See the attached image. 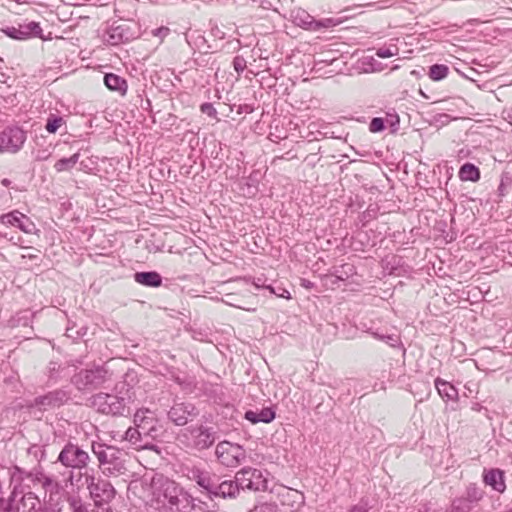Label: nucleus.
Returning a JSON list of instances; mask_svg holds the SVG:
<instances>
[{
	"label": "nucleus",
	"mask_w": 512,
	"mask_h": 512,
	"mask_svg": "<svg viewBox=\"0 0 512 512\" xmlns=\"http://www.w3.org/2000/svg\"><path fill=\"white\" fill-rule=\"evenodd\" d=\"M11 493L3 508V512H35L40 505L39 497L31 491V487L25 480L40 483L42 488L51 495L58 493L59 483L39 469L26 471L19 466L9 469Z\"/></svg>",
	"instance_id": "nucleus-1"
},
{
	"label": "nucleus",
	"mask_w": 512,
	"mask_h": 512,
	"mask_svg": "<svg viewBox=\"0 0 512 512\" xmlns=\"http://www.w3.org/2000/svg\"><path fill=\"white\" fill-rule=\"evenodd\" d=\"M155 507L159 512H191L194 498L179 484L170 479L162 480L153 492Z\"/></svg>",
	"instance_id": "nucleus-2"
},
{
	"label": "nucleus",
	"mask_w": 512,
	"mask_h": 512,
	"mask_svg": "<svg viewBox=\"0 0 512 512\" xmlns=\"http://www.w3.org/2000/svg\"><path fill=\"white\" fill-rule=\"evenodd\" d=\"M134 392L126 383H119L112 393H97L90 398L91 406L97 412L111 416H126L134 400Z\"/></svg>",
	"instance_id": "nucleus-3"
},
{
	"label": "nucleus",
	"mask_w": 512,
	"mask_h": 512,
	"mask_svg": "<svg viewBox=\"0 0 512 512\" xmlns=\"http://www.w3.org/2000/svg\"><path fill=\"white\" fill-rule=\"evenodd\" d=\"M179 439L186 447L202 451L215 443L217 432L213 427L204 424L190 425L181 431Z\"/></svg>",
	"instance_id": "nucleus-4"
},
{
	"label": "nucleus",
	"mask_w": 512,
	"mask_h": 512,
	"mask_svg": "<svg viewBox=\"0 0 512 512\" xmlns=\"http://www.w3.org/2000/svg\"><path fill=\"white\" fill-rule=\"evenodd\" d=\"M91 450L98 460L99 467L109 474L125 470L124 452L119 448L99 442H92Z\"/></svg>",
	"instance_id": "nucleus-5"
},
{
	"label": "nucleus",
	"mask_w": 512,
	"mask_h": 512,
	"mask_svg": "<svg viewBox=\"0 0 512 512\" xmlns=\"http://www.w3.org/2000/svg\"><path fill=\"white\" fill-rule=\"evenodd\" d=\"M84 479V484L89 490V494L96 506H101L104 503L111 502L116 494L113 485L106 479L95 476L94 472L91 473L87 470L80 473L79 479Z\"/></svg>",
	"instance_id": "nucleus-6"
},
{
	"label": "nucleus",
	"mask_w": 512,
	"mask_h": 512,
	"mask_svg": "<svg viewBox=\"0 0 512 512\" xmlns=\"http://www.w3.org/2000/svg\"><path fill=\"white\" fill-rule=\"evenodd\" d=\"M108 371L103 366L81 369L71 377V383L80 392H90L107 381Z\"/></svg>",
	"instance_id": "nucleus-7"
},
{
	"label": "nucleus",
	"mask_w": 512,
	"mask_h": 512,
	"mask_svg": "<svg viewBox=\"0 0 512 512\" xmlns=\"http://www.w3.org/2000/svg\"><path fill=\"white\" fill-rule=\"evenodd\" d=\"M91 458L89 453L80 445L68 441L60 451L57 462L65 468L81 471L88 467Z\"/></svg>",
	"instance_id": "nucleus-8"
},
{
	"label": "nucleus",
	"mask_w": 512,
	"mask_h": 512,
	"mask_svg": "<svg viewBox=\"0 0 512 512\" xmlns=\"http://www.w3.org/2000/svg\"><path fill=\"white\" fill-rule=\"evenodd\" d=\"M235 479L239 485L240 491H266L268 480L265 473L257 468L244 467L236 472Z\"/></svg>",
	"instance_id": "nucleus-9"
},
{
	"label": "nucleus",
	"mask_w": 512,
	"mask_h": 512,
	"mask_svg": "<svg viewBox=\"0 0 512 512\" xmlns=\"http://www.w3.org/2000/svg\"><path fill=\"white\" fill-rule=\"evenodd\" d=\"M133 422L145 438L155 440L164 433L163 426L160 425L155 413L148 408L137 410Z\"/></svg>",
	"instance_id": "nucleus-10"
},
{
	"label": "nucleus",
	"mask_w": 512,
	"mask_h": 512,
	"mask_svg": "<svg viewBox=\"0 0 512 512\" xmlns=\"http://www.w3.org/2000/svg\"><path fill=\"white\" fill-rule=\"evenodd\" d=\"M181 472L188 480L195 482L197 486L207 496L213 488L214 481L217 480V474L202 468L199 465L183 464Z\"/></svg>",
	"instance_id": "nucleus-11"
},
{
	"label": "nucleus",
	"mask_w": 512,
	"mask_h": 512,
	"mask_svg": "<svg viewBox=\"0 0 512 512\" xmlns=\"http://www.w3.org/2000/svg\"><path fill=\"white\" fill-rule=\"evenodd\" d=\"M215 455L218 461L226 467H236L246 458L243 447L229 441L219 442L215 449Z\"/></svg>",
	"instance_id": "nucleus-12"
},
{
	"label": "nucleus",
	"mask_w": 512,
	"mask_h": 512,
	"mask_svg": "<svg viewBox=\"0 0 512 512\" xmlns=\"http://www.w3.org/2000/svg\"><path fill=\"white\" fill-rule=\"evenodd\" d=\"M70 400V393L64 389H55L49 391L44 395H40L34 398L30 404L31 408H36L41 412L53 410L59 408Z\"/></svg>",
	"instance_id": "nucleus-13"
},
{
	"label": "nucleus",
	"mask_w": 512,
	"mask_h": 512,
	"mask_svg": "<svg viewBox=\"0 0 512 512\" xmlns=\"http://www.w3.org/2000/svg\"><path fill=\"white\" fill-rule=\"evenodd\" d=\"M26 141V133L17 126L6 127L0 132V152L16 153Z\"/></svg>",
	"instance_id": "nucleus-14"
},
{
	"label": "nucleus",
	"mask_w": 512,
	"mask_h": 512,
	"mask_svg": "<svg viewBox=\"0 0 512 512\" xmlns=\"http://www.w3.org/2000/svg\"><path fill=\"white\" fill-rule=\"evenodd\" d=\"M198 415V408L190 402H175L167 412L168 419L176 426H185Z\"/></svg>",
	"instance_id": "nucleus-15"
},
{
	"label": "nucleus",
	"mask_w": 512,
	"mask_h": 512,
	"mask_svg": "<svg viewBox=\"0 0 512 512\" xmlns=\"http://www.w3.org/2000/svg\"><path fill=\"white\" fill-rule=\"evenodd\" d=\"M240 493V488L237 480L225 479L217 475V480L213 483V488L208 494V498L213 500L215 498L222 499H236Z\"/></svg>",
	"instance_id": "nucleus-16"
},
{
	"label": "nucleus",
	"mask_w": 512,
	"mask_h": 512,
	"mask_svg": "<svg viewBox=\"0 0 512 512\" xmlns=\"http://www.w3.org/2000/svg\"><path fill=\"white\" fill-rule=\"evenodd\" d=\"M5 35L15 40H27L33 37L43 38L42 28L35 21L19 24L18 27H7L3 29Z\"/></svg>",
	"instance_id": "nucleus-17"
},
{
	"label": "nucleus",
	"mask_w": 512,
	"mask_h": 512,
	"mask_svg": "<svg viewBox=\"0 0 512 512\" xmlns=\"http://www.w3.org/2000/svg\"><path fill=\"white\" fill-rule=\"evenodd\" d=\"M0 222L6 226L17 227L26 234H32L35 231V224L31 219L17 210L3 214Z\"/></svg>",
	"instance_id": "nucleus-18"
},
{
	"label": "nucleus",
	"mask_w": 512,
	"mask_h": 512,
	"mask_svg": "<svg viewBox=\"0 0 512 512\" xmlns=\"http://www.w3.org/2000/svg\"><path fill=\"white\" fill-rule=\"evenodd\" d=\"M133 38L130 28L126 24L111 26L105 33L104 40L109 45H119Z\"/></svg>",
	"instance_id": "nucleus-19"
},
{
	"label": "nucleus",
	"mask_w": 512,
	"mask_h": 512,
	"mask_svg": "<svg viewBox=\"0 0 512 512\" xmlns=\"http://www.w3.org/2000/svg\"><path fill=\"white\" fill-rule=\"evenodd\" d=\"M45 374L50 384H56L69 376V367L66 363L51 360L46 367Z\"/></svg>",
	"instance_id": "nucleus-20"
},
{
	"label": "nucleus",
	"mask_w": 512,
	"mask_h": 512,
	"mask_svg": "<svg viewBox=\"0 0 512 512\" xmlns=\"http://www.w3.org/2000/svg\"><path fill=\"white\" fill-rule=\"evenodd\" d=\"M483 482L499 493H503L506 490L505 475L500 469L484 471Z\"/></svg>",
	"instance_id": "nucleus-21"
},
{
	"label": "nucleus",
	"mask_w": 512,
	"mask_h": 512,
	"mask_svg": "<svg viewBox=\"0 0 512 512\" xmlns=\"http://www.w3.org/2000/svg\"><path fill=\"white\" fill-rule=\"evenodd\" d=\"M304 502V496L297 490H288L281 496V505L283 512H294L298 510Z\"/></svg>",
	"instance_id": "nucleus-22"
},
{
	"label": "nucleus",
	"mask_w": 512,
	"mask_h": 512,
	"mask_svg": "<svg viewBox=\"0 0 512 512\" xmlns=\"http://www.w3.org/2000/svg\"><path fill=\"white\" fill-rule=\"evenodd\" d=\"M134 281L145 287L157 288L162 285V276L157 271H142L134 274Z\"/></svg>",
	"instance_id": "nucleus-23"
},
{
	"label": "nucleus",
	"mask_w": 512,
	"mask_h": 512,
	"mask_svg": "<svg viewBox=\"0 0 512 512\" xmlns=\"http://www.w3.org/2000/svg\"><path fill=\"white\" fill-rule=\"evenodd\" d=\"M104 84L109 90L118 92L120 95H125L127 92L128 85L126 80L117 74L106 73Z\"/></svg>",
	"instance_id": "nucleus-24"
},
{
	"label": "nucleus",
	"mask_w": 512,
	"mask_h": 512,
	"mask_svg": "<svg viewBox=\"0 0 512 512\" xmlns=\"http://www.w3.org/2000/svg\"><path fill=\"white\" fill-rule=\"evenodd\" d=\"M367 332L372 335L375 339L384 342L388 346L392 348H402L401 337L397 332L393 333H383L379 330H373L369 328Z\"/></svg>",
	"instance_id": "nucleus-25"
},
{
	"label": "nucleus",
	"mask_w": 512,
	"mask_h": 512,
	"mask_svg": "<svg viewBox=\"0 0 512 512\" xmlns=\"http://www.w3.org/2000/svg\"><path fill=\"white\" fill-rule=\"evenodd\" d=\"M435 387L442 399L446 401L458 400V390L447 381H444L441 378H436Z\"/></svg>",
	"instance_id": "nucleus-26"
},
{
	"label": "nucleus",
	"mask_w": 512,
	"mask_h": 512,
	"mask_svg": "<svg viewBox=\"0 0 512 512\" xmlns=\"http://www.w3.org/2000/svg\"><path fill=\"white\" fill-rule=\"evenodd\" d=\"M292 21L295 25L313 31L315 19L305 10L298 9L291 13Z\"/></svg>",
	"instance_id": "nucleus-27"
},
{
	"label": "nucleus",
	"mask_w": 512,
	"mask_h": 512,
	"mask_svg": "<svg viewBox=\"0 0 512 512\" xmlns=\"http://www.w3.org/2000/svg\"><path fill=\"white\" fill-rule=\"evenodd\" d=\"M458 176L462 181L477 182L480 179L481 173L477 166L467 162L460 167Z\"/></svg>",
	"instance_id": "nucleus-28"
},
{
	"label": "nucleus",
	"mask_w": 512,
	"mask_h": 512,
	"mask_svg": "<svg viewBox=\"0 0 512 512\" xmlns=\"http://www.w3.org/2000/svg\"><path fill=\"white\" fill-rule=\"evenodd\" d=\"M471 505L477 504L484 497V491L476 483H470L465 490L463 496Z\"/></svg>",
	"instance_id": "nucleus-29"
},
{
	"label": "nucleus",
	"mask_w": 512,
	"mask_h": 512,
	"mask_svg": "<svg viewBox=\"0 0 512 512\" xmlns=\"http://www.w3.org/2000/svg\"><path fill=\"white\" fill-rule=\"evenodd\" d=\"M80 154L74 153L68 158H61L54 164V169L58 172L70 171L78 163Z\"/></svg>",
	"instance_id": "nucleus-30"
},
{
	"label": "nucleus",
	"mask_w": 512,
	"mask_h": 512,
	"mask_svg": "<svg viewBox=\"0 0 512 512\" xmlns=\"http://www.w3.org/2000/svg\"><path fill=\"white\" fill-rule=\"evenodd\" d=\"M448 73V66L444 64H434L430 66L428 75L433 81H441L447 77Z\"/></svg>",
	"instance_id": "nucleus-31"
},
{
	"label": "nucleus",
	"mask_w": 512,
	"mask_h": 512,
	"mask_svg": "<svg viewBox=\"0 0 512 512\" xmlns=\"http://www.w3.org/2000/svg\"><path fill=\"white\" fill-rule=\"evenodd\" d=\"M473 507L464 497H457L446 512H470Z\"/></svg>",
	"instance_id": "nucleus-32"
},
{
	"label": "nucleus",
	"mask_w": 512,
	"mask_h": 512,
	"mask_svg": "<svg viewBox=\"0 0 512 512\" xmlns=\"http://www.w3.org/2000/svg\"><path fill=\"white\" fill-rule=\"evenodd\" d=\"M143 438L145 437L140 433V430L136 425L134 427H129L125 432V439L133 445L140 444Z\"/></svg>",
	"instance_id": "nucleus-33"
},
{
	"label": "nucleus",
	"mask_w": 512,
	"mask_h": 512,
	"mask_svg": "<svg viewBox=\"0 0 512 512\" xmlns=\"http://www.w3.org/2000/svg\"><path fill=\"white\" fill-rule=\"evenodd\" d=\"M62 123H63V118L62 117L51 115L47 119V123L45 125V129L49 133H56L57 130L59 129V127L62 125Z\"/></svg>",
	"instance_id": "nucleus-34"
},
{
	"label": "nucleus",
	"mask_w": 512,
	"mask_h": 512,
	"mask_svg": "<svg viewBox=\"0 0 512 512\" xmlns=\"http://www.w3.org/2000/svg\"><path fill=\"white\" fill-rule=\"evenodd\" d=\"M399 49L396 45H389L387 47H380L376 50V56L379 58H390L397 55Z\"/></svg>",
	"instance_id": "nucleus-35"
},
{
	"label": "nucleus",
	"mask_w": 512,
	"mask_h": 512,
	"mask_svg": "<svg viewBox=\"0 0 512 512\" xmlns=\"http://www.w3.org/2000/svg\"><path fill=\"white\" fill-rule=\"evenodd\" d=\"M275 415V411L270 407L263 408L259 412H257L259 422L262 423L272 422L275 419Z\"/></svg>",
	"instance_id": "nucleus-36"
},
{
	"label": "nucleus",
	"mask_w": 512,
	"mask_h": 512,
	"mask_svg": "<svg viewBox=\"0 0 512 512\" xmlns=\"http://www.w3.org/2000/svg\"><path fill=\"white\" fill-rule=\"evenodd\" d=\"M87 329L85 327H80L79 329H75V326H68L66 329V336L73 340H77L82 338L86 334Z\"/></svg>",
	"instance_id": "nucleus-37"
},
{
	"label": "nucleus",
	"mask_w": 512,
	"mask_h": 512,
	"mask_svg": "<svg viewBox=\"0 0 512 512\" xmlns=\"http://www.w3.org/2000/svg\"><path fill=\"white\" fill-rule=\"evenodd\" d=\"M337 24V22L332 18H325L321 20H315L313 32L320 31L323 28L333 27Z\"/></svg>",
	"instance_id": "nucleus-38"
},
{
	"label": "nucleus",
	"mask_w": 512,
	"mask_h": 512,
	"mask_svg": "<svg viewBox=\"0 0 512 512\" xmlns=\"http://www.w3.org/2000/svg\"><path fill=\"white\" fill-rule=\"evenodd\" d=\"M385 129V120L381 117H375L369 124V130L373 133L382 132Z\"/></svg>",
	"instance_id": "nucleus-39"
},
{
	"label": "nucleus",
	"mask_w": 512,
	"mask_h": 512,
	"mask_svg": "<svg viewBox=\"0 0 512 512\" xmlns=\"http://www.w3.org/2000/svg\"><path fill=\"white\" fill-rule=\"evenodd\" d=\"M267 290H269V292L271 294H274L277 297L284 298V299L291 298L290 292L283 287H280V286L274 287L272 284H268Z\"/></svg>",
	"instance_id": "nucleus-40"
},
{
	"label": "nucleus",
	"mask_w": 512,
	"mask_h": 512,
	"mask_svg": "<svg viewBox=\"0 0 512 512\" xmlns=\"http://www.w3.org/2000/svg\"><path fill=\"white\" fill-rule=\"evenodd\" d=\"M200 111L203 114H206L207 116H209L210 118H213V119L217 118L218 113L212 103L206 102V103L201 104Z\"/></svg>",
	"instance_id": "nucleus-41"
},
{
	"label": "nucleus",
	"mask_w": 512,
	"mask_h": 512,
	"mask_svg": "<svg viewBox=\"0 0 512 512\" xmlns=\"http://www.w3.org/2000/svg\"><path fill=\"white\" fill-rule=\"evenodd\" d=\"M246 60L243 56H235L233 59V68L237 73H242L246 69Z\"/></svg>",
	"instance_id": "nucleus-42"
},
{
	"label": "nucleus",
	"mask_w": 512,
	"mask_h": 512,
	"mask_svg": "<svg viewBox=\"0 0 512 512\" xmlns=\"http://www.w3.org/2000/svg\"><path fill=\"white\" fill-rule=\"evenodd\" d=\"M385 120V125H389L392 129V132L397 131L399 125V116L397 114L388 113Z\"/></svg>",
	"instance_id": "nucleus-43"
},
{
	"label": "nucleus",
	"mask_w": 512,
	"mask_h": 512,
	"mask_svg": "<svg viewBox=\"0 0 512 512\" xmlns=\"http://www.w3.org/2000/svg\"><path fill=\"white\" fill-rule=\"evenodd\" d=\"M69 505L73 512H87L85 506L82 504L80 499L70 498Z\"/></svg>",
	"instance_id": "nucleus-44"
},
{
	"label": "nucleus",
	"mask_w": 512,
	"mask_h": 512,
	"mask_svg": "<svg viewBox=\"0 0 512 512\" xmlns=\"http://www.w3.org/2000/svg\"><path fill=\"white\" fill-rule=\"evenodd\" d=\"M169 33H170V29L166 26H161L159 28L152 30V35L160 38L161 40L166 38L169 35Z\"/></svg>",
	"instance_id": "nucleus-45"
},
{
	"label": "nucleus",
	"mask_w": 512,
	"mask_h": 512,
	"mask_svg": "<svg viewBox=\"0 0 512 512\" xmlns=\"http://www.w3.org/2000/svg\"><path fill=\"white\" fill-rule=\"evenodd\" d=\"M244 418L252 424L259 423V419L256 411L248 410L245 412Z\"/></svg>",
	"instance_id": "nucleus-46"
},
{
	"label": "nucleus",
	"mask_w": 512,
	"mask_h": 512,
	"mask_svg": "<svg viewBox=\"0 0 512 512\" xmlns=\"http://www.w3.org/2000/svg\"><path fill=\"white\" fill-rule=\"evenodd\" d=\"M253 285L256 287V288H264V289H267V286L268 284L265 283V280H263L262 278H256L253 280Z\"/></svg>",
	"instance_id": "nucleus-47"
},
{
	"label": "nucleus",
	"mask_w": 512,
	"mask_h": 512,
	"mask_svg": "<svg viewBox=\"0 0 512 512\" xmlns=\"http://www.w3.org/2000/svg\"><path fill=\"white\" fill-rule=\"evenodd\" d=\"M301 286L306 289H311L314 287V283L307 279H301Z\"/></svg>",
	"instance_id": "nucleus-48"
},
{
	"label": "nucleus",
	"mask_w": 512,
	"mask_h": 512,
	"mask_svg": "<svg viewBox=\"0 0 512 512\" xmlns=\"http://www.w3.org/2000/svg\"><path fill=\"white\" fill-rule=\"evenodd\" d=\"M498 193L500 196H504L506 194V186L503 182L498 186Z\"/></svg>",
	"instance_id": "nucleus-49"
},
{
	"label": "nucleus",
	"mask_w": 512,
	"mask_h": 512,
	"mask_svg": "<svg viewBox=\"0 0 512 512\" xmlns=\"http://www.w3.org/2000/svg\"><path fill=\"white\" fill-rule=\"evenodd\" d=\"M335 277L339 281H345L349 277V274L347 272H345V275L344 274H341V275L336 274Z\"/></svg>",
	"instance_id": "nucleus-50"
},
{
	"label": "nucleus",
	"mask_w": 512,
	"mask_h": 512,
	"mask_svg": "<svg viewBox=\"0 0 512 512\" xmlns=\"http://www.w3.org/2000/svg\"><path fill=\"white\" fill-rule=\"evenodd\" d=\"M335 277L339 281H345L349 277V274L347 272H345V275L344 274H341V275L336 274Z\"/></svg>",
	"instance_id": "nucleus-51"
},
{
	"label": "nucleus",
	"mask_w": 512,
	"mask_h": 512,
	"mask_svg": "<svg viewBox=\"0 0 512 512\" xmlns=\"http://www.w3.org/2000/svg\"><path fill=\"white\" fill-rule=\"evenodd\" d=\"M47 158H48V155H45L44 153L41 155L40 154L37 155V160H40V161L45 160Z\"/></svg>",
	"instance_id": "nucleus-52"
},
{
	"label": "nucleus",
	"mask_w": 512,
	"mask_h": 512,
	"mask_svg": "<svg viewBox=\"0 0 512 512\" xmlns=\"http://www.w3.org/2000/svg\"><path fill=\"white\" fill-rule=\"evenodd\" d=\"M1 183H2V185H4V186H6V187H7V186H9V185H10V183H11V182H10V180H9V179H6V178H5V179H3V180L1 181Z\"/></svg>",
	"instance_id": "nucleus-53"
},
{
	"label": "nucleus",
	"mask_w": 512,
	"mask_h": 512,
	"mask_svg": "<svg viewBox=\"0 0 512 512\" xmlns=\"http://www.w3.org/2000/svg\"><path fill=\"white\" fill-rule=\"evenodd\" d=\"M35 512H52V511L50 509L44 507V508L37 509Z\"/></svg>",
	"instance_id": "nucleus-54"
},
{
	"label": "nucleus",
	"mask_w": 512,
	"mask_h": 512,
	"mask_svg": "<svg viewBox=\"0 0 512 512\" xmlns=\"http://www.w3.org/2000/svg\"><path fill=\"white\" fill-rule=\"evenodd\" d=\"M26 257H27L28 259H30V260H33V259L37 258V256H36V255H32V254H29V255H27Z\"/></svg>",
	"instance_id": "nucleus-55"
},
{
	"label": "nucleus",
	"mask_w": 512,
	"mask_h": 512,
	"mask_svg": "<svg viewBox=\"0 0 512 512\" xmlns=\"http://www.w3.org/2000/svg\"><path fill=\"white\" fill-rule=\"evenodd\" d=\"M25 483H28L32 488V485H36L37 483H33L31 480H25Z\"/></svg>",
	"instance_id": "nucleus-56"
},
{
	"label": "nucleus",
	"mask_w": 512,
	"mask_h": 512,
	"mask_svg": "<svg viewBox=\"0 0 512 512\" xmlns=\"http://www.w3.org/2000/svg\"><path fill=\"white\" fill-rule=\"evenodd\" d=\"M175 380L180 385H182L184 383L179 377H176Z\"/></svg>",
	"instance_id": "nucleus-57"
},
{
	"label": "nucleus",
	"mask_w": 512,
	"mask_h": 512,
	"mask_svg": "<svg viewBox=\"0 0 512 512\" xmlns=\"http://www.w3.org/2000/svg\"><path fill=\"white\" fill-rule=\"evenodd\" d=\"M440 117H444V118H446V119H448V118H449V116H448L447 114H442V115H440Z\"/></svg>",
	"instance_id": "nucleus-58"
},
{
	"label": "nucleus",
	"mask_w": 512,
	"mask_h": 512,
	"mask_svg": "<svg viewBox=\"0 0 512 512\" xmlns=\"http://www.w3.org/2000/svg\"><path fill=\"white\" fill-rule=\"evenodd\" d=\"M72 480H73V474L71 473V475L69 477V481L72 483Z\"/></svg>",
	"instance_id": "nucleus-59"
}]
</instances>
